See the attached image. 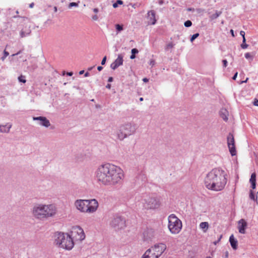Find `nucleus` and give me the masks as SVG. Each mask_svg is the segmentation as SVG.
I'll return each mask as SVG.
<instances>
[{
  "instance_id": "f257e3e1",
  "label": "nucleus",
  "mask_w": 258,
  "mask_h": 258,
  "mask_svg": "<svg viewBox=\"0 0 258 258\" xmlns=\"http://www.w3.org/2000/svg\"><path fill=\"white\" fill-rule=\"evenodd\" d=\"M97 180L105 185H114L121 182L123 178V170L117 166L105 164L100 166L96 172Z\"/></svg>"
},
{
  "instance_id": "f03ea898",
  "label": "nucleus",
  "mask_w": 258,
  "mask_h": 258,
  "mask_svg": "<svg viewBox=\"0 0 258 258\" xmlns=\"http://www.w3.org/2000/svg\"><path fill=\"white\" fill-rule=\"evenodd\" d=\"M226 176L224 170L219 168H214L207 174L205 178V186L211 190L221 191L227 183Z\"/></svg>"
},
{
  "instance_id": "7ed1b4c3",
  "label": "nucleus",
  "mask_w": 258,
  "mask_h": 258,
  "mask_svg": "<svg viewBox=\"0 0 258 258\" xmlns=\"http://www.w3.org/2000/svg\"><path fill=\"white\" fill-rule=\"evenodd\" d=\"M56 213V208L53 205H37L33 209V216L42 219L52 217Z\"/></svg>"
},
{
  "instance_id": "20e7f679",
  "label": "nucleus",
  "mask_w": 258,
  "mask_h": 258,
  "mask_svg": "<svg viewBox=\"0 0 258 258\" xmlns=\"http://www.w3.org/2000/svg\"><path fill=\"white\" fill-rule=\"evenodd\" d=\"M54 243L59 247L71 250L74 246L73 238L68 233H56L54 236Z\"/></svg>"
},
{
  "instance_id": "39448f33",
  "label": "nucleus",
  "mask_w": 258,
  "mask_h": 258,
  "mask_svg": "<svg viewBox=\"0 0 258 258\" xmlns=\"http://www.w3.org/2000/svg\"><path fill=\"white\" fill-rule=\"evenodd\" d=\"M75 205L80 211L88 213L95 212L98 207V202L95 199L91 200H78L75 202Z\"/></svg>"
},
{
  "instance_id": "423d86ee",
  "label": "nucleus",
  "mask_w": 258,
  "mask_h": 258,
  "mask_svg": "<svg viewBox=\"0 0 258 258\" xmlns=\"http://www.w3.org/2000/svg\"><path fill=\"white\" fill-rule=\"evenodd\" d=\"M168 228L173 234H178L181 230L182 224L181 220L174 214H171L168 217Z\"/></svg>"
},
{
  "instance_id": "0eeeda50",
  "label": "nucleus",
  "mask_w": 258,
  "mask_h": 258,
  "mask_svg": "<svg viewBox=\"0 0 258 258\" xmlns=\"http://www.w3.org/2000/svg\"><path fill=\"white\" fill-rule=\"evenodd\" d=\"M134 131V127L131 124L127 123L123 125L120 127L117 133L118 138L120 140H122L127 136L131 135Z\"/></svg>"
},
{
  "instance_id": "6e6552de",
  "label": "nucleus",
  "mask_w": 258,
  "mask_h": 258,
  "mask_svg": "<svg viewBox=\"0 0 258 258\" xmlns=\"http://www.w3.org/2000/svg\"><path fill=\"white\" fill-rule=\"evenodd\" d=\"M71 234L76 241H82L85 238L84 230L79 226H75L72 228Z\"/></svg>"
},
{
  "instance_id": "1a4fd4ad",
  "label": "nucleus",
  "mask_w": 258,
  "mask_h": 258,
  "mask_svg": "<svg viewBox=\"0 0 258 258\" xmlns=\"http://www.w3.org/2000/svg\"><path fill=\"white\" fill-rule=\"evenodd\" d=\"M160 206V203L155 198H149L145 200L144 207L146 209H155Z\"/></svg>"
},
{
  "instance_id": "9d476101",
  "label": "nucleus",
  "mask_w": 258,
  "mask_h": 258,
  "mask_svg": "<svg viewBox=\"0 0 258 258\" xmlns=\"http://www.w3.org/2000/svg\"><path fill=\"white\" fill-rule=\"evenodd\" d=\"M227 145L231 155L233 156L236 154L235 140L232 134L229 133L227 138Z\"/></svg>"
},
{
  "instance_id": "9b49d317",
  "label": "nucleus",
  "mask_w": 258,
  "mask_h": 258,
  "mask_svg": "<svg viewBox=\"0 0 258 258\" xmlns=\"http://www.w3.org/2000/svg\"><path fill=\"white\" fill-rule=\"evenodd\" d=\"M151 248L153 250V252L156 254L157 258H158L166 249V245L164 243H159L155 244L154 246H152Z\"/></svg>"
},
{
  "instance_id": "f8f14e48",
  "label": "nucleus",
  "mask_w": 258,
  "mask_h": 258,
  "mask_svg": "<svg viewBox=\"0 0 258 258\" xmlns=\"http://www.w3.org/2000/svg\"><path fill=\"white\" fill-rule=\"evenodd\" d=\"M110 225L115 229H119L125 226V221L120 217H117L112 220Z\"/></svg>"
},
{
  "instance_id": "ddd939ff",
  "label": "nucleus",
  "mask_w": 258,
  "mask_h": 258,
  "mask_svg": "<svg viewBox=\"0 0 258 258\" xmlns=\"http://www.w3.org/2000/svg\"><path fill=\"white\" fill-rule=\"evenodd\" d=\"M155 230L152 228H147L143 233V238L145 240L151 239L155 236Z\"/></svg>"
},
{
  "instance_id": "4468645a",
  "label": "nucleus",
  "mask_w": 258,
  "mask_h": 258,
  "mask_svg": "<svg viewBox=\"0 0 258 258\" xmlns=\"http://www.w3.org/2000/svg\"><path fill=\"white\" fill-rule=\"evenodd\" d=\"M123 56L122 54H120L118 55L117 58L114 60L113 62H112L110 67L112 70H115L120 66L122 65L123 64Z\"/></svg>"
},
{
  "instance_id": "2eb2a0df",
  "label": "nucleus",
  "mask_w": 258,
  "mask_h": 258,
  "mask_svg": "<svg viewBox=\"0 0 258 258\" xmlns=\"http://www.w3.org/2000/svg\"><path fill=\"white\" fill-rule=\"evenodd\" d=\"M246 222L243 219H240L238 223V229L239 232L242 234L245 233V229L247 227Z\"/></svg>"
},
{
  "instance_id": "dca6fc26",
  "label": "nucleus",
  "mask_w": 258,
  "mask_h": 258,
  "mask_svg": "<svg viewBox=\"0 0 258 258\" xmlns=\"http://www.w3.org/2000/svg\"><path fill=\"white\" fill-rule=\"evenodd\" d=\"M148 23L151 25H154L156 22L155 18V12L154 10H151L148 13Z\"/></svg>"
},
{
  "instance_id": "f3484780",
  "label": "nucleus",
  "mask_w": 258,
  "mask_h": 258,
  "mask_svg": "<svg viewBox=\"0 0 258 258\" xmlns=\"http://www.w3.org/2000/svg\"><path fill=\"white\" fill-rule=\"evenodd\" d=\"M33 119L34 120H39L40 121V124L45 127H48L50 125L49 121L46 117L40 116L34 117Z\"/></svg>"
},
{
  "instance_id": "a211bd4d",
  "label": "nucleus",
  "mask_w": 258,
  "mask_h": 258,
  "mask_svg": "<svg viewBox=\"0 0 258 258\" xmlns=\"http://www.w3.org/2000/svg\"><path fill=\"white\" fill-rule=\"evenodd\" d=\"M143 258H157V257L153 252L151 248H150L145 252L143 256Z\"/></svg>"
},
{
  "instance_id": "6ab92c4d",
  "label": "nucleus",
  "mask_w": 258,
  "mask_h": 258,
  "mask_svg": "<svg viewBox=\"0 0 258 258\" xmlns=\"http://www.w3.org/2000/svg\"><path fill=\"white\" fill-rule=\"evenodd\" d=\"M249 182L251 184V188L254 189L256 187V174L255 172L251 174Z\"/></svg>"
},
{
  "instance_id": "aec40b11",
  "label": "nucleus",
  "mask_w": 258,
  "mask_h": 258,
  "mask_svg": "<svg viewBox=\"0 0 258 258\" xmlns=\"http://www.w3.org/2000/svg\"><path fill=\"white\" fill-rule=\"evenodd\" d=\"M229 241L232 247L234 249H236L237 248V241L234 239L233 235L230 236Z\"/></svg>"
},
{
  "instance_id": "412c9836",
  "label": "nucleus",
  "mask_w": 258,
  "mask_h": 258,
  "mask_svg": "<svg viewBox=\"0 0 258 258\" xmlns=\"http://www.w3.org/2000/svg\"><path fill=\"white\" fill-rule=\"evenodd\" d=\"M199 226L204 232H206L209 228V224L207 222H203L200 224Z\"/></svg>"
},
{
  "instance_id": "4be33fe9",
  "label": "nucleus",
  "mask_w": 258,
  "mask_h": 258,
  "mask_svg": "<svg viewBox=\"0 0 258 258\" xmlns=\"http://www.w3.org/2000/svg\"><path fill=\"white\" fill-rule=\"evenodd\" d=\"M220 115L223 120L226 121L228 120V113L226 109H222L220 112Z\"/></svg>"
},
{
  "instance_id": "5701e85b",
  "label": "nucleus",
  "mask_w": 258,
  "mask_h": 258,
  "mask_svg": "<svg viewBox=\"0 0 258 258\" xmlns=\"http://www.w3.org/2000/svg\"><path fill=\"white\" fill-rule=\"evenodd\" d=\"M31 33V30L29 29H23L20 32V36L21 38H23L28 36Z\"/></svg>"
},
{
  "instance_id": "b1692460",
  "label": "nucleus",
  "mask_w": 258,
  "mask_h": 258,
  "mask_svg": "<svg viewBox=\"0 0 258 258\" xmlns=\"http://www.w3.org/2000/svg\"><path fill=\"white\" fill-rule=\"evenodd\" d=\"M11 127V125H6L5 126H1L0 130L1 132L3 133H8L9 132L10 128Z\"/></svg>"
},
{
  "instance_id": "393cba45",
  "label": "nucleus",
  "mask_w": 258,
  "mask_h": 258,
  "mask_svg": "<svg viewBox=\"0 0 258 258\" xmlns=\"http://www.w3.org/2000/svg\"><path fill=\"white\" fill-rule=\"evenodd\" d=\"M139 51L136 48H133L132 49V55L130 56L131 59H134L136 57L135 54L138 53Z\"/></svg>"
},
{
  "instance_id": "a878e982",
  "label": "nucleus",
  "mask_w": 258,
  "mask_h": 258,
  "mask_svg": "<svg viewBox=\"0 0 258 258\" xmlns=\"http://www.w3.org/2000/svg\"><path fill=\"white\" fill-rule=\"evenodd\" d=\"M122 4H123V2L121 0H117L115 3L113 4V7L114 8H116L118 5Z\"/></svg>"
},
{
  "instance_id": "bb28decb",
  "label": "nucleus",
  "mask_w": 258,
  "mask_h": 258,
  "mask_svg": "<svg viewBox=\"0 0 258 258\" xmlns=\"http://www.w3.org/2000/svg\"><path fill=\"white\" fill-rule=\"evenodd\" d=\"M245 57L246 59H253V55H252L249 52H247L245 54Z\"/></svg>"
},
{
  "instance_id": "cd10ccee",
  "label": "nucleus",
  "mask_w": 258,
  "mask_h": 258,
  "mask_svg": "<svg viewBox=\"0 0 258 258\" xmlns=\"http://www.w3.org/2000/svg\"><path fill=\"white\" fill-rule=\"evenodd\" d=\"M18 80L20 82H22L23 83H26V80H25V77L23 75H21L19 77Z\"/></svg>"
},
{
  "instance_id": "c85d7f7f",
  "label": "nucleus",
  "mask_w": 258,
  "mask_h": 258,
  "mask_svg": "<svg viewBox=\"0 0 258 258\" xmlns=\"http://www.w3.org/2000/svg\"><path fill=\"white\" fill-rule=\"evenodd\" d=\"M78 6H79V3L72 2V3H71L69 4L68 7H69V8L71 9L73 7H78Z\"/></svg>"
},
{
  "instance_id": "c756f323",
  "label": "nucleus",
  "mask_w": 258,
  "mask_h": 258,
  "mask_svg": "<svg viewBox=\"0 0 258 258\" xmlns=\"http://www.w3.org/2000/svg\"><path fill=\"white\" fill-rule=\"evenodd\" d=\"M9 55V53L6 51L5 50L4 51V56L1 58V59L4 61L5 59Z\"/></svg>"
},
{
  "instance_id": "7c9ffc66",
  "label": "nucleus",
  "mask_w": 258,
  "mask_h": 258,
  "mask_svg": "<svg viewBox=\"0 0 258 258\" xmlns=\"http://www.w3.org/2000/svg\"><path fill=\"white\" fill-rule=\"evenodd\" d=\"M115 28H116V30H117V31H118V32L123 30L122 26L120 25L119 24H116L115 25Z\"/></svg>"
},
{
  "instance_id": "2f4dec72",
  "label": "nucleus",
  "mask_w": 258,
  "mask_h": 258,
  "mask_svg": "<svg viewBox=\"0 0 258 258\" xmlns=\"http://www.w3.org/2000/svg\"><path fill=\"white\" fill-rule=\"evenodd\" d=\"M184 26L186 27H188L191 26L192 23L190 20H187L184 22Z\"/></svg>"
},
{
  "instance_id": "473e14b6",
  "label": "nucleus",
  "mask_w": 258,
  "mask_h": 258,
  "mask_svg": "<svg viewBox=\"0 0 258 258\" xmlns=\"http://www.w3.org/2000/svg\"><path fill=\"white\" fill-rule=\"evenodd\" d=\"M199 36V33H196L195 34H194L191 38H190V41L191 42H192L196 38H197L198 36Z\"/></svg>"
},
{
  "instance_id": "72a5a7b5",
  "label": "nucleus",
  "mask_w": 258,
  "mask_h": 258,
  "mask_svg": "<svg viewBox=\"0 0 258 258\" xmlns=\"http://www.w3.org/2000/svg\"><path fill=\"white\" fill-rule=\"evenodd\" d=\"M240 34L241 36H242V38H243L242 40H243V43H245L246 42V39L245 38V32L243 31H241L240 32Z\"/></svg>"
},
{
  "instance_id": "f704fd0d",
  "label": "nucleus",
  "mask_w": 258,
  "mask_h": 258,
  "mask_svg": "<svg viewBox=\"0 0 258 258\" xmlns=\"http://www.w3.org/2000/svg\"><path fill=\"white\" fill-rule=\"evenodd\" d=\"M241 47L243 49H246V48H247L248 45L246 44L245 42L243 43V40H242V43L241 45Z\"/></svg>"
},
{
  "instance_id": "c9c22d12",
  "label": "nucleus",
  "mask_w": 258,
  "mask_h": 258,
  "mask_svg": "<svg viewBox=\"0 0 258 258\" xmlns=\"http://www.w3.org/2000/svg\"><path fill=\"white\" fill-rule=\"evenodd\" d=\"M249 197L251 199L255 201L254 195L252 191H250Z\"/></svg>"
},
{
  "instance_id": "e433bc0d",
  "label": "nucleus",
  "mask_w": 258,
  "mask_h": 258,
  "mask_svg": "<svg viewBox=\"0 0 258 258\" xmlns=\"http://www.w3.org/2000/svg\"><path fill=\"white\" fill-rule=\"evenodd\" d=\"M173 47V44L172 43H170L167 45L166 49L172 48Z\"/></svg>"
},
{
  "instance_id": "4c0bfd02",
  "label": "nucleus",
  "mask_w": 258,
  "mask_h": 258,
  "mask_svg": "<svg viewBox=\"0 0 258 258\" xmlns=\"http://www.w3.org/2000/svg\"><path fill=\"white\" fill-rule=\"evenodd\" d=\"M229 253L227 251H225L222 258H228Z\"/></svg>"
},
{
  "instance_id": "58836bf2",
  "label": "nucleus",
  "mask_w": 258,
  "mask_h": 258,
  "mask_svg": "<svg viewBox=\"0 0 258 258\" xmlns=\"http://www.w3.org/2000/svg\"><path fill=\"white\" fill-rule=\"evenodd\" d=\"M92 19L94 21H97L98 19V17L97 15L92 16Z\"/></svg>"
},
{
  "instance_id": "ea45409f",
  "label": "nucleus",
  "mask_w": 258,
  "mask_h": 258,
  "mask_svg": "<svg viewBox=\"0 0 258 258\" xmlns=\"http://www.w3.org/2000/svg\"><path fill=\"white\" fill-rule=\"evenodd\" d=\"M106 60V56H104L102 60L101 64L104 65L105 63Z\"/></svg>"
},
{
  "instance_id": "a19ab883",
  "label": "nucleus",
  "mask_w": 258,
  "mask_h": 258,
  "mask_svg": "<svg viewBox=\"0 0 258 258\" xmlns=\"http://www.w3.org/2000/svg\"><path fill=\"white\" fill-rule=\"evenodd\" d=\"M222 62L223 63L224 67L226 68L227 67V61L226 59H224V60H223Z\"/></svg>"
},
{
  "instance_id": "79ce46f5",
  "label": "nucleus",
  "mask_w": 258,
  "mask_h": 258,
  "mask_svg": "<svg viewBox=\"0 0 258 258\" xmlns=\"http://www.w3.org/2000/svg\"><path fill=\"white\" fill-rule=\"evenodd\" d=\"M253 105H255V106H258V100L257 99H255L254 102H253Z\"/></svg>"
},
{
  "instance_id": "37998d69",
  "label": "nucleus",
  "mask_w": 258,
  "mask_h": 258,
  "mask_svg": "<svg viewBox=\"0 0 258 258\" xmlns=\"http://www.w3.org/2000/svg\"><path fill=\"white\" fill-rule=\"evenodd\" d=\"M237 75H238V73H237V72H236V73L235 74V75H234V76L233 77L232 79H233V80H235V79H236V77H237Z\"/></svg>"
},
{
  "instance_id": "c03bdc74",
  "label": "nucleus",
  "mask_w": 258,
  "mask_h": 258,
  "mask_svg": "<svg viewBox=\"0 0 258 258\" xmlns=\"http://www.w3.org/2000/svg\"><path fill=\"white\" fill-rule=\"evenodd\" d=\"M93 12L95 13H97L98 12V9L97 8H95L93 9Z\"/></svg>"
},
{
  "instance_id": "a18cd8bd",
  "label": "nucleus",
  "mask_w": 258,
  "mask_h": 258,
  "mask_svg": "<svg viewBox=\"0 0 258 258\" xmlns=\"http://www.w3.org/2000/svg\"><path fill=\"white\" fill-rule=\"evenodd\" d=\"M143 81L144 82L147 83V82H148L149 80H148L147 78H144V79H143Z\"/></svg>"
},
{
  "instance_id": "49530a36",
  "label": "nucleus",
  "mask_w": 258,
  "mask_h": 258,
  "mask_svg": "<svg viewBox=\"0 0 258 258\" xmlns=\"http://www.w3.org/2000/svg\"><path fill=\"white\" fill-rule=\"evenodd\" d=\"M34 6V4L33 3H32L31 4H30L29 5V7L30 8H33Z\"/></svg>"
},
{
  "instance_id": "de8ad7c7",
  "label": "nucleus",
  "mask_w": 258,
  "mask_h": 258,
  "mask_svg": "<svg viewBox=\"0 0 258 258\" xmlns=\"http://www.w3.org/2000/svg\"><path fill=\"white\" fill-rule=\"evenodd\" d=\"M155 63V61L153 60L150 61V65L153 66Z\"/></svg>"
},
{
  "instance_id": "09e8293b",
  "label": "nucleus",
  "mask_w": 258,
  "mask_h": 258,
  "mask_svg": "<svg viewBox=\"0 0 258 258\" xmlns=\"http://www.w3.org/2000/svg\"><path fill=\"white\" fill-rule=\"evenodd\" d=\"M103 68L101 66H99L97 68V70L99 71H100L102 70Z\"/></svg>"
},
{
  "instance_id": "8fccbe9b",
  "label": "nucleus",
  "mask_w": 258,
  "mask_h": 258,
  "mask_svg": "<svg viewBox=\"0 0 258 258\" xmlns=\"http://www.w3.org/2000/svg\"><path fill=\"white\" fill-rule=\"evenodd\" d=\"M230 32H231V33L232 36L233 37H234V31H233V30L232 29H231V30H230Z\"/></svg>"
},
{
  "instance_id": "3c124183",
  "label": "nucleus",
  "mask_w": 258,
  "mask_h": 258,
  "mask_svg": "<svg viewBox=\"0 0 258 258\" xmlns=\"http://www.w3.org/2000/svg\"><path fill=\"white\" fill-rule=\"evenodd\" d=\"M67 74L68 76H71L73 75V73L72 72H68V73H67Z\"/></svg>"
},
{
  "instance_id": "603ef678",
  "label": "nucleus",
  "mask_w": 258,
  "mask_h": 258,
  "mask_svg": "<svg viewBox=\"0 0 258 258\" xmlns=\"http://www.w3.org/2000/svg\"><path fill=\"white\" fill-rule=\"evenodd\" d=\"M112 80H113V78L112 77H109V79H108V82H112Z\"/></svg>"
},
{
  "instance_id": "864d4df0",
  "label": "nucleus",
  "mask_w": 258,
  "mask_h": 258,
  "mask_svg": "<svg viewBox=\"0 0 258 258\" xmlns=\"http://www.w3.org/2000/svg\"><path fill=\"white\" fill-rule=\"evenodd\" d=\"M89 73H88V72H86V73H85V77H88V76H89Z\"/></svg>"
},
{
  "instance_id": "5fc2aeb1",
  "label": "nucleus",
  "mask_w": 258,
  "mask_h": 258,
  "mask_svg": "<svg viewBox=\"0 0 258 258\" xmlns=\"http://www.w3.org/2000/svg\"><path fill=\"white\" fill-rule=\"evenodd\" d=\"M84 70L81 71H80V72H79V74H80V75H82V74H83L84 73Z\"/></svg>"
},
{
  "instance_id": "6e6d98bb",
  "label": "nucleus",
  "mask_w": 258,
  "mask_h": 258,
  "mask_svg": "<svg viewBox=\"0 0 258 258\" xmlns=\"http://www.w3.org/2000/svg\"><path fill=\"white\" fill-rule=\"evenodd\" d=\"M110 87H111V85L110 84H107V85L106 86V88H108V89H110Z\"/></svg>"
},
{
  "instance_id": "4d7b16f0",
  "label": "nucleus",
  "mask_w": 258,
  "mask_h": 258,
  "mask_svg": "<svg viewBox=\"0 0 258 258\" xmlns=\"http://www.w3.org/2000/svg\"><path fill=\"white\" fill-rule=\"evenodd\" d=\"M248 80V78H246V79L245 80V81H242V82H241V83H243V82H244V83H246V82H247V80Z\"/></svg>"
},
{
  "instance_id": "13d9d810",
  "label": "nucleus",
  "mask_w": 258,
  "mask_h": 258,
  "mask_svg": "<svg viewBox=\"0 0 258 258\" xmlns=\"http://www.w3.org/2000/svg\"><path fill=\"white\" fill-rule=\"evenodd\" d=\"M54 11L55 12H57V8L56 7H54Z\"/></svg>"
},
{
  "instance_id": "bf43d9fd",
  "label": "nucleus",
  "mask_w": 258,
  "mask_h": 258,
  "mask_svg": "<svg viewBox=\"0 0 258 258\" xmlns=\"http://www.w3.org/2000/svg\"><path fill=\"white\" fill-rule=\"evenodd\" d=\"M257 197H258V192H257V194H256V199H255V201H257Z\"/></svg>"
},
{
  "instance_id": "052dcab7",
  "label": "nucleus",
  "mask_w": 258,
  "mask_h": 258,
  "mask_svg": "<svg viewBox=\"0 0 258 258\" xmlns=\"http://www.w3.org/2000/svg\"><path fill=\"white\" fill-rule=\"evenodd\" d=\"M143 98L141 97V98H140V101H143Z\"/></svg>"
},
{
  "instance_id": "680f3d73",
  "label": "nucleus",
  "mask_w": 258,
  "mask_h": 258,
  "mask_svg": "<svg viewBox=\"0 0 258 258\" xmlns=\"http://www.w3.org/2000/svg\"><path fill=\"white\" fill-rule=\"evenodd\" d=\"M206 258H212V257H211L210 256H208Z\"/></svg>"
}]
</instances>
